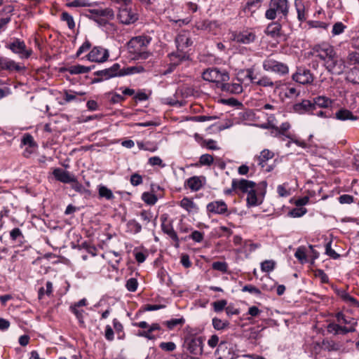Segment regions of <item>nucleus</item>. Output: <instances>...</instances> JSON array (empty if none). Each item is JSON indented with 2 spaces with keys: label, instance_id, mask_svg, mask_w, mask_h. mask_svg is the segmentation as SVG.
<instances>
[{
  "label": "nucleus",
  "instance_id": "nucleus-1",
  "mask_svg": "<svg viewBox=\"0 0 359 359\" xmlns=\"http://www.w3.org/2000/svg\"><path fill=\"white\" fill-rule=\"evenodd\" d=\"M177 51L169 55L170 61L175 65H177L183 60L189 59V55L185 49L192 45L190 33L187 31L180 32L176 39Z\"/></svg>",
  "mask_w": 359,
  "mask_h": 359
},
{
  "label": "nucleus",
  "instance_id": "nucleus-2",
  "mask_svg": "<svg viewBox=\"0 0 359 359\" xmlns=\"http://www.w3.org/2000/svg\"><path fill=\"white\" fill-rule=\"evenodd\" d=\"M151 37L148 36H138L132 38L128 43L129 52L135 55V59H147L151 53L147 50V46L150 43Z\"/></svg>",
  "mask_w": 359,
  "mask_h": 359
},
{
  "label": "nucleus",
  "instance_id": "nucleus-3",
  "mask_svg": "<svg viewBox=\"0 0 359 359\" xmlns=\"http://www.w3.org/2000/svg\"><path fill=\"white\" fill-rule=\"evenodd\" d=\"M290 2L288 0H270L269 8L266 11L264 16L267 20H287L290 12Z\"/></svg>",
  "mask_w": 359,
  "mask_h": 359
},
{
  "label": "nucleus",
  "instance_id": "nucleus-4",
  "mask_svg": "<svg viewBox=\"0 0 359 359\" xmlns=\"http://www.w3.org/2000/svg\"><path fill=\"white\" fill-rule=\"evenodd\" d=\"M86 16L94 20L101 26L106 25L109 20L114 18V12L112 8H106L104 9H90Z\"/></svg>",
  "mask_w": 359,
  "mask_h": 359
},
{
  "label": "nucleus",
  "instance_id": "nucleus-5",
  "mask_svg": "<svg viewBox=\"0 0 359 359\" xmlns=\"http://www.w3.org/2000/svg\"><path fill=\"white\" fill-rule=\"evenodd\" d=\"M202 77L204 80L216 83L217 88L222 82H226L229 79V75L227 72H220L217 68L207 69L203 72Z\"/></svg>",
  "mask_w": 359,
  "mask_h": 359
},
{
  "label": "nucleus",
  "instance_id": "nucleus-6",
  "mask_svg": "<svg viewBox=\"0 0 359 359\" xmlns=\"http://www.w3.org/2000/svg\"><path fill=\"white\" fill-rule=\"evenodd\" d=\"M325 67L331 74L340 75L344 72L346 65L344 60L339 57L334 51L332 56L325 62Z\"/></svg>",
  "mask_w": 359,
  "mask_h": 359
},
{
  "label": "nucleus",
  "instance_id": "nucleus-7",
  "mask_svg": "<svg viewBox=\"0 0 359 359\" xmlns=\"http://www.w3.org/2000/svg\"><path fill=\"white\" fill-rule=\"evenodd\" d=\"M263 69L267 72H272L280 75L287 74L289 72L287 65L281 62L268 57L263 62Z\"/></svg>",
  "mask_w": 359,
  "mask_h": 359
},
{
  "label": "nucleus",
  "instance_id": "nucleus-8",
  "mask_svg": "<svg viewBox=\"0 0 359 359\" xmlns=\"http://www.w3.org/2000/svg\"><path fill=\"white\" fill-rule=\"evenodd\" d=\"M117 18L119 22L123 25L135 23L138 20V15L133 11L128 6L118 8Z\"/></svg>",
  "mask_w": 359,
  "mask_h": 359
},
{
  "label": "nucleus",
  "instance_id": "nucleus-9",
  "mask_svg": "<svg viewBox=\"0 0 359 359\" xmlns=\"http://www.w3.org/2000/svg\"><path fill=\"white\" fill-rule=\"evenodd\" d=\"M292 79L300 84L307 85L313 83L314 76L309 69L298 67L292 75Z\"/></svg>",
  "mask_w": 359,
  "mask_h": 359
},
{
  "label": "nucleus",
  "instance_id": "nucleus-10",
  "mask_svg": "<svg viewBox=\"0 0 359 359\" xmlns=\"http://www.w3.org/2000/svg\"><path fill=\"white\" fill-rule=\"evenodd\" d=\"M87 57L91 62L102 63L108 60L109 53L107 49L102 46H95L88 54Z\"/></svg>",
  "mask_w": 359,
  "mask_h": 359
},
{
  "label": "nucleus",
  "instance_id": "nucleus-11",
  "mask_svg": "<svg viewBox=\"0 0 359 359\" xmlns=\"http://www.w3.org/2000/svg\"><path fill=\"white\" fill-rule=\"evenodd\" d=\"M7 48L13 53L19 55L21 58H28L32 54V50L27 49L25 42L18 39H15L13 42L8 44Z\"/></svg>",
  "mask_w": 359,
  "mask_h": 359
},
{
  "label": "nucleus",
  "instance_id": "nucleus-12",
  "mask_svg": "<svg viewBox=\"0 0 359 359\" xmlns=\"http://www.w3.org/2000/svg\"><path fill=\"white\" fill-rule=\"evenodd\" d=\"M333 46L327 43L318 44L313 46V53L325 62L334 53Z\"/></svg>",
  "mask_w": 359,
  "mask_h": 359
},
{
  "label": "nucleus",
  "instance_id": "nucleus-13",
  "mask_svg": "<svg viewBox=\"0 0 359 359\" xmlns=\"http://www.w3.org/2000/svg\"><path fill=\"white\" fill-rule=\"evenodd\" d=\"M187 348L194 355H201L203 353V340L202 337H189L185 341Z\"/></svg>",
  "mask_w": 359,
  "mask_h": 359
},
{
  "label": "nucleus",
  "instance_id": "nucleus-14",
  "mask_svg": "<svg viewBox=\"0 0 359 359\" xmlns=\"http://www.w3.org/2000/svg\"><path fill=\"white\" fill-rule=\"evenodd\" d=\"M94 74L97 76H103L104 80H108L114 77L122 76V71L120 65L115 63L109 68L95 72Z\"/></svg>",
  "mask_w": 359,
  "mask_h": 359
},
{
  "label": "nucleus",
  "instance_id": "nucleus-15",
  "mask_svg": "<svg viewBox=\"0 0 359 359\" xmlns=\"http://www.w3.org/2000/svg\"><path fill=\"white\" fill-rule=\"evenodd\" d=\"M207 210L208 212L215 215H229L228 206L223 201H215L209 203L207 205Z\"/></svg>",
  "mask_w": 359,
  "mask_h": 359
},
{
  "label": "nucleus",
  "instance_id": "nucleus-16",
  "mask_svg": "<svg viewBox=\"0 0 359 359\" xmlns=\"http://www.w3.org/2000/svg\"><path fill=\"white\" fill-rule=\"evenodd\" d=\"M256 184L248 180H233V189L240 190L243 193L251 192L255 188Z\"/></svg>",
  "mask_w": 359,
  "mask_h": 359
},
{
  "label": "nucleus",
  "instance_id": "nucleus-17",
  "mask_svg": "<svg viewBox=\"0 0 359 359\" xmlns=\"http://www.w3.org/2000/svg\"><path fill=\"white\" fill-rule=\"evenodd\" d=\"M53 175L57 181L62 183L67 184L72 182H76V177L74 175L61 168L54 169Z\"/></svg>",
  "mask_w": 359,
  "mask_h": 359
},
{
  "label": "nucleus",
  "instance_id": "nucleus-18",
  "mask_svg": "<svg viewBox=\"0 0 359 359\" xmlns=\"http://www.w3.org/2000/svg\"><path fill=\"white\" fill-rule=\"evenodd\" d=\"M25 69L24 67L20 66L16 63L14 60H12L7 57H0V69L7 70L9 72H20Z\"/></svg>",
  "mask_w": 359,
  "mask_h": 359
},
{
  "label": "nucleus",
  "instance_id": "nucleus-19",
  "mask_svg": "<svg viewBox=\"0 0 359 359\" xmlns=\"http://www.w3.org/2000/svg\"><path fill=\"white\" fill-rule=\"evenodd\" d=\"M233 39L237 43L249 44L255 41L256 35L253 32L245 31L234 34Z\"/></svg>",
  "mask_w": 359,
  "mask_h": 359
},
{
  "label": "nucleus",
  "instance_id": "nucleus-20",
  "mask_svg": "<svg viewBox=\"0 0 359 359\" xmlns=\"http://www.w3.org/2000/svg\"><path fill=\"white\" fill-rule=\"evenodd\" d=\"M219 88L223 92L229 93L231 94H239L243 92V86L241 83H225L222 82Z\"/></svg>",
  "mask_w": 359,
  "mask_h": 359
},
{
  "label": "nucleus",
  "instance_id": "nucleus-21",
  "mask_svg": "<svg viewBox=\"0 0 359 359\" xmlns=\"http://www.w3.org/2000/svg\"><path fill=\"white\" fill-rule=\"evenodd\" d=\"M262 4V0H250L248 1L243 8L245 13L250 14L252 16L253 14L258 10Z\"/></svg>",
  "mask_w": 359,
  "mask_h": 359
},
{
  "label": "nucleus",
  "instance_id": "nucleus-22",
  "mask_svg": "<svg viewBox=\"0 0 359 359\" xmlns=\"http://www.w3.org/2000/svg\"><path fill=\"white\" fill-rule=\"evenodd\" d=\"M281 30V25L278 22H272L268 25L265 29V34L271 37H277L280 36Z\"/></svg>",
  "mask_w": 359,
  "mask_h": 359
},
{
  "label": "nucleus",
  "instance_id": "nucleus-23",
  "mask_svg": "<svg viewBox=\"0 0 359 359\" xmlns=\"http://www.w3.org/2000/svg\"><path fill=\"white\" fill-rule=\"evenodd\" d=\"M323 348L327 351H340L342 344L340 342H337L331 339H324L322 342Z\"/></svg>",
  "mask_w": 359,
  "mask_h": 359
},
{
  "label": "nucleus",
  "instance_id": "nucleus-24",
  "mask_svg": "<svg viewBox=\"0 0 359 359\" xmlns=\"http://www.w3.org/2000/svg\"><path fill=\"white\" fill-rule=\"evenodd\" d=\"M335 118L340 121H355L358 119V117L356 116L353 115L351 111L346 109H341L339 111H337L335 114Z\"/></svg>",
  "mask_w": 359,
  "mask_h": 359
},
{
  "label": "nucleus",
  "instance_id": "nucleus-25",
  "mask_svg": "<svg viewBox=\"0 0 359 359\" xmlns=\"http://www.w3.org/2000/svg\"><path fill=\"white\" fill-rule=\"evenodd\" d=\"M274 156V154L269 149H264L261 151L260 155L255 157L257 161L258 165L262 168L265 166L267 161L271 159Z\"/></svg>",
  "mask_w": 359,
  "mask_h": 359
},
{
  "label": "nucleus",
  "instance_id": "nucleus-26",
  "mask_svg": "<svg viewBox=\"0 0 359 359\" xmlns=\"http://www.w3.org/2000/svg\"><path fill=\"white\" fill-rule=\"evenodd\" d=\"M185 184L192 191H198L202 187V182L199 177L194 176L189 178Z\"/></svg>",
  "mask_w": 359,
  "mask_h": 359
},
{
  "label": "nucleus",
  "instance_id": "nucleus-27",
  "mask_svg": "<svg viewBox=\"0 0 359 359\" xmlns=\"http://www.w3.org/2000/svg\"><path fill=\"white\" fill-rule=\"evenodd\" d=\"M256 85L262 87L278 88L280 83L278 81L273 82L271 79L267 76H262L258 81H256Z\"/></svg>",
  "mask_w": 359,
  "mask_h": 359
},
{
  "label": "nucleus",
  "instance_id": "nucleus-28",
  "mask_svg": "<svg viewBox=\"0 0 359 359\" xmlns=\"http://www.w3.org/2000/svg\"><path fill=\"white\" fill-rule=\"evenodd\" d=\"M162 229L165 233L168 235L169 237L175 242V246L176 248L179 247V238L177 235V233L173 229V228L170 225H167V224H163Z\"/></svg>",
  "mask_w": 359,
  "mask_h": 359
},
{
  "label": "nucleus",
  "instance_id": "nucleus-29",
  "mask_svg": "<svg viewBox=\"0 0 359 359\" xmlns=\"http://www.w3.org/2000/svg\"><path fill=\"white\" fill-rule=\"evenodd\" d=\"M313 104H315V108L316 106L321 108H327L332 104V100L324 96H318L314 98Z\"/></svg>",
  "mask_w": 359,
  "mask_h": 359
},
{
  "label": "nucleus",
  "instance_id": "nucleus-30",
  "mask_svg": "<svg viewBox=\"0 0 359 359\" xmlns=\"http://www.w3.org/2000/svg\"><path fill=\"white\" fill-rule=\"evenodd\" d=\"M91 68L89 67H86L81 65H76L69 67L67 69V71L71 74H84L88 73L90 71Z\"/></svg>",
  "mask_w": 359,
  "mask_h": 359
},
{
  "label": "nucleus",
  "instance_id": "nucleus-31",
  "mask_svg": "<svg viewBox=\"0 0 359 359\" xmlns=\"http://www.w3.org/2000/svg\"><path fill=\"white\" fill-rule=\"evenodd\" d=\"M294 6L296 7L298 20L300 22L305 21L306 20V17L305 15V8H304V5L302 4V1L295 0Z\"/></svg>",
  "mask_w": 359,
  "mask_h": 359
},
{
  "label": "nucleus",
  "instance_id": "nucleus-32",
  "mask_svg": "<svg viewBox=\"0 0 359 359\" xmlns=\"http://www.w3.org/2000/svg\"><path fill=\"white\" fill-rule=\"evenodd\" d=\"M98 194L100 198H104L107 200H111L114 198V196L111 190L104 185L99 186Z\"/></svg>",
  "mask_w": 359,
  "mask_h": 359
},
{
  "label": "nucleus",
  "instance_id": "nucleus-33",
  "mask_svg": "<svg viewBox=\"0 0 359 359\" xmlns=\"http://www.w3.org/2000/svg\"><path fill=\"white\" fill-rule=\"evenodd\" d=\"M295 108L297 110L303 109L306 111H311L315 109V104L310 100H303L300 104H296Z\"/></svg>",
  "mask_w": 359,
  "mask_h": 359
},
{
  "label": "nucleus",
  "instance_id": "nucleus-34",
  "mask_svg": "<svg viewBox=\"0 0 359 359\" xmlns=\"http://www.w3.org/2000/svg\"><path fill=\"white\" fill-rule=\"evenodd\" d=\"M271 128L276 130L279 134L285 135L287 138L292 140V137L289 134L285 133L290 129V125L288 122L283 123L280 127L272 126Z\"/></svg>",
  "mask_w": 359,
  "mask_h": 359
},
{
  "label": "nucleus",
  "instance_id": "nucleus-35",
  "mask_svg": "<svg viewBox=\"0 0 359 359\" xmlns=\"http://www.w3.org/2000/svg\"><path fill=\"white\" fill-rule=\"evenodd\" d=\"M180 206L185 209L186 210H187L188 212H191L193 210L196 209V206L194 201L191 199L187 197L184 198L180 201Z\"/></svg>",
  "mask_w": 359,
  "mask_h": 359
},
{
  "label": "nucleus",
  "instance_id": "nucleus-36",
  "mask_svg": "<svg viewBox=\"0 0 359 359\" xmlns=\"http://www.w3.org/2000/svg\"><path fill=\"white\" fill-rule=\"evenodd\" d=\"M144 69L142 66H134L121 69L122 76L125 75L133 74L142 72Z\"/></svg>",
  "mask_w": 359,
  "mask_h": 359
},
{
  "label": "nucleus",
  "instance_id": "nucleus-37",
  "mask_svg": "<svg viewBox=\"0 0 359 359\" xmlns=\"http://www.w3.org/2000/svg\"><path fill=\"white\" fill-rule=\"evenodd\" d=\"M92 6L93 3L89 0H74L67 4L68 7H89Z\"/></svg>",
  "mask_w": 359,
  "mask_h": 359
},
{
  "label": "nucleus",
  "instance_id": "nucleus-38",
  "mask_svg": "<svg viewBox=\"0 0 359 359\" xmlns=\"http://www.w3.org/2000/svg\"><path fill=\"white\" fill-rule=\"evenodd\" d=\"M208 344L211 348H215L218 346V349L222 348L226 344L225 341H222L219 344V337L216 334H213L210 337V338L208 341Z\"/></svg>",
  "mask_w": 359,
  "mask_h": 359
},
{
  "label": "nucleus",
  "instance_id": "nucleus-39",
  "mask_svg": "<svg viewBox=\"0 0 359 359\" xmlns=\"http://www.w3.org/2000/svg\"><path fill=\"white\" fill-rule=\"evenodd\" d=\"M346 63L348 65H359V53L351 51L348 54Z\"/></svg>",
  "mask_w": 359,
  "mask_h": 359
},
{
  "label": "nucleus",
  "instance_id": "nucleus-40",
  "mask_svg": "<svg viewBox=\"0 0 359 359\" xmlns=\"http://www.w3.org/2000/svg\"><path fill=\"white\" fill-rule=\"evenodd\" d=\"M229 325V323L227 320H222L217 318H214L212 319V325L215 329L217 330H222L226 328Z\"/></svg>",
  "mask_w": 359,
  "mask_h": 359
},
{
  "label": "nucleus",
  "instance_id": "nucleus-41",
  "mask_svg": "<svg viewBox=\"0 0 359 359\" xmlns=\"http://www.w3.org/2000/svg\"><path fill=\"white\" fill-rule=\"evenodd\" d=\"M347 79L354 84H359V69H352L347 76Z\"/></svg>",
  "mask_w": 359,
  "mask_h": 359
},
{
  "label": "nucleus",
  "instance_id": "nucleus-42",
  "mask_svg": "<svg viewBox=\"0 0 359 359\" xmlns=\"http://www.w3.org/2000/svg\"><path fill=\"white\" fill-rule=\"evenodd\" d=\"M247 205L248 206H255L258 205L257 196L255 189L249 192L247 196Z\"/></svg>",
  "mask_w": 359,
  "mask_h": 359
},
{
  "label": "nucleus",
  "instance_id": "nucleus-43",
  "mask_svg": "<svg viewBox=\"0 0 359 359\" xmlns=\"http://www.w3.org/2000/svg\"><path fill=\"white\" fill-rule=\"evenodd\" d=\"M185 320L183 318H173L170 320H167L163 323L168 327V329L172 330L177 325L182 326L184 323Z\"/></svg>",
  "mask_w": 359,
  "mask_h": 359
},
{
  "label": "nucleus",
  "instance_id": "nucleus-44",
  "mask_svg": "<svg viewBox=\"0 0 359 359\" xmlns=\"http://www.w3.org/2000/svg\"><path fill=\"white\" fill-rule=\"evenodd\" d=\"M61 20L65 21L67 24L68 27L70 29H74L75 27V22L73 17L69 15L67 12H62L61 14Z\"/></svg>",
  "mask_w": 359,
  "mask_h": 359
},
{
  "label": "nucleus",
  "instance_id": "nucleus-45",
  "mask_svg": "<svg viewBox=\"0 0 359 359\" xmlns=\"http://www.w3.org/2000/svg\"><path fill=\"white\" fill-rule=\"evenodd\" d=\"M199 164L201 165H208L210 166L214 162V158L212 155L205 154L201 156L199 158Z\"/></svg>",
  "mask_w": 359,
  "mask_h": 359
},
{
  "label": "nucleus",
  "instance_id": "nucleus-46",
  "mask_svg": "<svg viewBox=\"0 0 359 359\" xmlns=\"http://www.w3.org/2000/svg\"><path fill=\"white\" fill-rule=\"evenodd\" d=\"M295 257L302 263L306 262V255L304 247H299L294 253Z\"/></svg>",
  "mask_w": 359,
  "mask_h": 359
},
{
  "label": "nucleus",
  "instance_id": "nucleus-47",
  "mask_svg": "<svg viewBox=\"0 0 359 359\" xmlns=\"http://www.w3.org/2000/svg\"><path fill=\"white\" fill-rule=\"evenodd\" d=\"M70 309L72 313L76 316V318L79 320L80 324L83 325L84 323L83 321V309H81L76 306H71Z\"/></svg>",
  "mask_w": 359,
  "mask_h": 359
},
{
  "label": "nucleus",
  "instance_id": "nucleus-48",
  "mask_svg": "<svg viewBox=\"0 0 359 359\" xmlns=\"http://www.w3.org/2000/svg\"><path fill=\"white\" fill-rule=\"evenodd\" d=\"M22 144L25 146L30 147H36V144L34 140L33 137L30 134H25L22 137Z\"/></svg>",
  "mask_w": 359,
  "mask_h": 359
},
{
  "label": "nucleus",
  "instance_id": "nucleus-49",
  "mask_svg": "<svg viewBox=\"0 0 359 359\" xmlns=\"http://www.w3.org/2000/svg\"><path fill=\"white\" fill-rule=\"evenodd\" d=\"M212 268L214 270L225 273L228 269V264L225 262H215L212 264Z\"/></svg>",
  "mask_w": 359,
  "mask_h": 359
},
{
  "label": "nucleus",
  "instance_id": "nucleus-50",
  "mask_svg": "<svg viewBox=\"0 0 359 359\" xmlns=\"http://www.w3.org/2000/svg\"><path fill=\"white\" fill-rule=\"evenodd\" d=\"M127 225L134 233H138L142 230V226L135 219L130 220Z\"/></svg>",
  "mask_w": 359,
  "mask_h": 359
},
{
  "label": "nucleus",
  "instance_id": "nucleus-51",
  "mask_svg": "<svg viewBox=\"0 0 359 359\" xmlns=\"http://www.w3.org/2000/svg\"><path fill=\"white\" fill-rule=\"evenodd\" d=\"M275 262L272 260H266L261 264V269L264 272H269L273 270Z\"/></svg>",
  "mask_w": 359,
  "mask_h": 359
},
{
  "label": "nucleus",
  "instance_id": "nucleus-52",
  "mask_svg": "<svg viewBox=\"0 0 359 359\" xmlns=\"http://www.w3.org/2000/svg\"><path fill=\"white\" fill-rule=\"evenodd\" d=\"M142 199L145 203L149 205H154L157 201V197L154 194L149 193H144Z\"/></svg>",
  "mask_w": 359,
  "mask_h": 359
},
{
  "label": "nucleus",
  "instance_id": "nucleus-53",
  "mask_svg": "<svg viewBox=\"0 0 359 359\" xmlns=\"http://www.w3.org/2000/svg\"><path fill=\"white\" fill-rule=\"evenodd\" d=\"M306 212V209L304 208H295L289 212V215L293 217H299L303 216Z\"/></svg>",
  "mask_w": 359,
  "mask_h": 359
},
{
  "label": "nucleus",
  "instance_id": "nucleus-54",
  "mask_svg": "<svg viewBox=\"0 0 359 359\" xmlns=\"http://www.w3.org/2000/svg\"><path fill=\"white\" fill-rule=\"evenodd\" d=\"M201 146L205 147L210 150H217L219 147L216 144V142L213 140H203L201 142Z\"/></svg>",
  "mask_w": 359,
  "mask_h": 359
},
{
  "label": "nucleus",
  "instance_id": "nucleus-55",
  "mask_svg": "<svg viewBox=\"0 0 359 359\" xmlns=\"http://www.w3.org/2000/svg\"><path fill=\"white\" fill-rule=\"evenodd\" d=\"M138 283L137 279L131 278L126 282V288L128 291L135 292L137 288Z\"/></svg>",
  "mask_w": 359,
  "mask_h": 359
},
{
  "label": "nucleus",
  "instance_id": "nucleus-56",
  "mask_svg": "<svg viewBox=\"0 0 359 359\" xmlns=\"http://www.w3.org/2000/svg\"><path fill=\"white\" fill-rule=\"evenodd\" d=\"M227 302L225 299L217 301L212 303L214 311L215 312L222 311L226 306Z\"/></svg>",
  "mask_w": 359,
  "mask_h": 359
},
{
  "label": "nucleus",
  "instance_id": "nucleus-57",
  "mask_svg": "<svg viewBox=\"0 0 359 359\" xmlns=\"http://www.w3.org/2000/svg\"><path fill=\"white\" fill-rule=\"evenodd\" d=\"M159 347L163 351L170 352L176 348V345L172 341L162 342L160 344Z\"/></svg>",
  "mask_w": 359,
  "mask_h": 359
},
{
  "label": "nucleus",
  "instance_id": "nucleus-58",
  "mask_svg": "<svg viewBox=\"0 0 359 359\" xmlns=\"http://www.w3.org/2000/svg\"><path fill=\"white\" fill-rule=\"evenodd\" d=\"M345 28L346 26L342 22H339L333 25L332 32L334 35H338L341 34L344 31Z\"/></svg>",
  "mask_w": 359,
  "mask_h": 359
},
{
  "label": "nucleus",
  "instance_id": "nucleus-59",
  "mask_svg": "<svg viewBox=\"0 0 359 359\" xmlns=\"http://www.w3.org/2000/svg\"><path fill=\"white\" fill-rule=\"evenodd\" d=\"M331 241L328 242L325 245V253L330 257L333 259H337L339 257V255L334 250L331 248Z\"/></svg>",
  "mask_w": 359,
  "mask_h": 359
},
{
  "label": "nucleus",
  "instance_id": "nucleus-60",
  "mask_svg": "<svg viewBox=\"0 0 359 359\" xmlns=\"http://www.w3.org/2000/svg\"><path fill=\"white\" fill-rule=\"evenodd\" d=\"M148 163L152 166L158 165L161 168L165 167V164L163 163L162 159L158 156H153L149 158Z\"/></svg>",
  "mask_w": 359,
  "mask_h": 359
},
{
  "label": "nucleus",
  "instance_id": "nucleus-61",
  "mask_svg": "<svg viewBox=\"0 0 359 359\" xmlns=\"http://www.w3.org/2000/svg\"><path fill=\"white\" fill-rule=\"evenodd\" d=\"M336 318L337 320V321L339 323H343L344 324H347V325H349L351 323L352 321V319L351 318H347L344 314H343L342 313L339 312L338 313H337L336 315Z\"/></svg>",
  "mask_w": 359,
  "mask_h": 359
},
{
  "label": "nucleus",
  "instance_id": "nucleus-62",
  "mask_svg": "<svg viewBox=\"0 0 359 359\" xmlns=\"http://www.w3.org/2000/svg\"><path fill=\"white\" fill-rule=\"evenodd\" d=\"M339 201L341 204H350L353 202V197L348 194H343L339 197Z\"/></svg>",
  "mask_w": 359,
  "mask_h": 359
},
{
  "label": "nucleus",
  "instance_id": "nucleus-63",
  "mask_svg": "<svg viewBox=\"0 0 359 359\" xmlns=\"http://www.w3.org/2000/svg\"><path fill=\"white\" fill-rule=\"evenodd\" d=\"M130 183L133 186H137L142 183V177L137 173H135L130 177Z\"/></svg>",
  "mask_w": 359,
  "mask_h": 359
},
{
  "label": "nucleus",
  "instance_id": "nucleus-64",
  "mask_svg": "<svg viewBox=\"0 0 359 359\" xmlns=\"http://www.w3.org/2000/svg\"><path fill=\"white\" fill-rule=\"evenodd\" d=\"M190 238L196 242H201L203 239V233L198 231H194L190 235Z\"/></svg>",
  "mask_w": 359,
  "mask_h": 359
}]
</instances>
